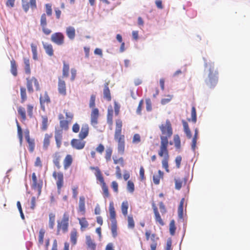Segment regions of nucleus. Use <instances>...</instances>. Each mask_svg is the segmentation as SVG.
<instances>
[{"mask_svg": "<svg viewBox=\"0 0 250 250\" xmlns=\"http://www.w3.org/2000/svg\"><path fill=\"white\" fill-rule=\"evenodd\" d=\"M182 124L184 127V132L186 134L187 138L188 139H191L192 137V134L188 123L186 121L183 120Z\"/></svg>", "mask_w": 250, "mask_h": 250, "instance_id": "nucleus-29", "label": "nucleus"}, {"mask_svg": "<svg viewBox=\"0 0 250 250\" xmlns=\"http://www.w3.org/2000/svg\"><path fill=\"white\" fill-rule=\"evenodd\" d=\"M17 110L19 115L21 116V121H25L26 120V111L25 108L21 106H20L18 107Z\"/></svg>", "mask_w": 250, "mask_h": 250, "instance_id": "nucleus-36", "label": "nucleus"}, {"mask_svg": "<svg viewBox=\"0 0 250 250\" xmlns=\"http://www.w3.org/2000/svg\"><path fill=\"white\" fill-rule=\"evenodd\" d=\"M107 118L108 123L111 125L113 119V110L112 109H108Z\"/></svg>", "mask_w": 250, "mask_h": 250, "instance_id": "nucleus-56", "label": "nucleus"}, {"mask_svg": "<svg viewBox=\"0 0 250 250\" xmlns=\"http://www.w3.org/2000/svg\"><path fill=\"white\" fill-rule=\"evenodd\" d=\"M69 65L65 62H63L62 76L63 78L68 77L69 76Z\"/></svg>", "mask_w": 250, "mask_h": 250, "instance_id": "nucleus-40", "label": "nucleus"}, {"mask_svg": "<svg viewBox=\"0 0 250 250\" xmlns=\"http://www.w3.org/2000/svg\"><path fill=\"white\" fill-rule=\"evenodd\" d=\"M127 189L130 192L133 193L134 191V184L131 181H128L127 184Z\"/></svg>", "mask_w": 250, "mask_h": 250, "instance_id": "nucleus-54", "label": "nucleus"}, {"mask_svg": "<svg viewBox=\"0 0 250 250\" xmlns=\"http://www.w3.org/2000/svg\"><path fill=\"white\" fill-rule=\"evenodd\" d=\"M206 68L209 71L208 78L205 80V83L209 88H212L215 86L218 82V71L214 69V63L211 62H205Z\"/></svg>", "mask_w": 250, "mask_h": 250, "instance_id": "nucleus-4", "label": "nucleus"}, {"mask_svg": "<svg viewBox=\"0 0 250 250\" xmlns=\"http://www.w3.org/2000/svg\"><path fill=\"white\" fill-rule=\"evenodd\" d=\"M10 64H11V69L10 71L12 75L16 77L18 75V72H17V65L16 64V62L15 60L13 59H12L10 61Z\"/></svg>", "mask_w": 250, "mask_h": 250, "instance_id": "nucleus-32", "label": "nucleus"}, {"mask_svg": "<svg viewBox=\"0 0 250 250\" xmlns=\"http://www.w3.org/2000/svg\"><path fill=\"white\" fill-rule=\"evenodd\" d=\"M174 142L176 148L179 149L181 147V141L179 136L178 135H175L174 136Z\"/></svg>", "mask_w": 250, "mask_h": 250, "instance_id": "nucleus-50", "label": "nucleus"}, {"mask_svg": "<svg viewBox=\"0 0 250 250\" xmlns=\"http://www.w3.org/2000/svg\"><path fill=\"white\" fill-rule=\"evenodd\" d=\"M55 215L53 213H50L49 215V227L53 229L55 225Z\"/></svg>", "mask_w": 250, "mask_h": 250, "instance_id": "nucleus-47", "label": "nucleus"}, {"mask_svg": "<svg viewBox=\"0 0 250 250\" xmlns=\"http://www.w3.org/2000/svg\"><path fill=\"white\" fill-rule=\"evenodd\" d=\"M48 125V117L46 116H42L41 129L45 131L47 129Z\"/></svg>", "mask_w": 250, "mask_h": 250, "instance_id": "nucleus-37", "label": "nucleus"}, {"mask_svg": "<svg viewBox=\"0 0 250 250\" xmlns=\"http://www.w3.org/2000/svg\"><path fill=\"white\" fill-rule=\"evenodd\" d=\"M22 7L25 12H27L30 7L32 10L37 9L36 0H30L28 2L27 0H21Z\"/></svg>", "mask_w": 250, "mask_h": 250, "instance_id": "nucleus-12", "label": "nucleus"}, {"mask_svg": "<svg viewBox=\"0 0 250 250\" xmlns=\"http://www.w3.org/2000/svg\"><path fill=\"white\" fill-rule=\"evenodd\" d=\"M43 46L45 52L49 56H52L54 55L53 46L51 44L44 43L43 42Z\"/></svg>", "mask_w": 250, "mask_h": 250, "instance_id": "nucleus-34", "label": "nucleus"}, {"mask_svg": "<svg viewBox=\"0 0 250 250\" xmlns=\"http://www.w3.org/2000/svg\"><path fill=\"white\" fill-rule=\"evenodd\" d=\"M84 139L79 138V139H73L70 142V145L73 148L76 150H82L84 148L86 142Z\"/></svg>", "mask_w": 250, "mask_h": 250, "instance_id": "nucleus-9", "label": "nucleus"}, {"mask_svg": "<svg viewBox=\"0 0 250 250\" xmlns=\"http://www.w3.org/2000/svg\"><path fill=\"white\" fill-rule=\"evenodd\" d=\"M111 232L112 235L114 237H115L117 235V221L111 222Z\"/></svg>", "mask_w": 250, "mask_h": 250, "instance_id": "nucleus-49", "label": "nucleus"}, {"mask_svg": "<svg viewBox=\"0 0 250 250\" xmlns=\"http://www.w3.org/2000/svg\"><path fill=\"white\" fill-rule=\"evenodd\" d=\"M112 152L113 150L111 147L109 146L106 147L105 151L104 158L107 162L111 161Z\"/></svg>", "mask_w": 250, "mask_h": 250, "instance_id": "nucleus-38", "label": "nucleus"}, {"mask_svg": "<svg viewBox=\"0 0 250 250\" xmlns=\"http://www.w3.org/2000/svg\"><path fill=\"white\" fill-rule=\"evenodd\" d=\"M90 169L92 170L95 169L96 170L95 176L102 185V188L103 191V195L104 198H107L109 196V192L108 191V188L106 183L104 182V177L102 175L101 171L99 167H90Z\"/></svg>", "mask_w": 250, "mask_h": 250, "instance_id": "nucleus-6", "label": "nucleus"}, {"mask_svg": "<svg viewBox=\"0 0 250 250\" xmlns=\"http://www.w3.org/2000/svg\"><path fill=\"white\" fill-rule=\"evenodd\" d=\"M63 113L64 114L60 113L58 115L61 129L56 130L55 131V139L58 148H60L62 145V130H68L69 125L72 123L74 117L73 112L69 110L64 109Z\"/></svg>", "mask_w": 250, "mask_h": 250, "instance_id": "nucleus-1", "label": "nucleus"}, {"mask_svg": "<svg viewBox=\"0 0 250 250\" xmlns=\"http://www.w3.org/2000/svg\"><path fill=\"white\" fill-rule=\"evenodd\" d=\"M114 139L117 143V151L119 154L123 155L125 151V137L122 134L123 122L121 119L116 120Z\"/></svg>", "mask_w": 250, "mask_h": 250, "instance_id": "nucleus-3", "label": "nucleus"}, {"mask_svg": "<svg viewBox=\"0 0 250 250\" xmlns=\"http://www.w3.org/2000/svg\"><path fill=\"white\" fill-rule=\"evenodd\" d=\"M176 227L175 226V222L173 220L170 221L169 224V231L171 235H173L175 233Z\"/></svg>", "mask_w": 250, "mask_h": 250, "instance_id": "nucleus-53", "label": "nucleus"}, {"mask_svg": "<svg viewBox=\"0 0 250 250\" xmlns=\"http://www.w3.org/2000/svg\"><path fill=\"white\" fill-rule=\"evenodd\" d=\"M95 99H96V97L94 95H91L90 99V102H89V107L90 108H94V107L95 106Z\"/></svg>", "mask_w": 250, "mask_h": 250, "instance_id": "nucleus-58", "label": "nucleus"}, {"mask_svg": "<svg viewBox=\"0 0 250 250\" xmlns=\"http://www.w3.org/2000/svg\"><path fill=\"white\" fill-rule=\"evenodd\" d=\"M162 135L160 136L161 139V153L162 151H167V147L168 146V139L172 135L173 130L171 124L169 120H167L165 123L162 124L159 126Z\"/></svg>", "mask_w": 250, "mask_h": 250, "instance_id": "nucleus-2", "label": "nucleus"}, {"mask_svg": "<svg viewBox=\"0 0 250 250\" xmlns=\"http://www.w3.org/2000/svg\"><path fill=\"white\" fill-rule=\"evenodd\" d=\"M146 109L147 111H150L152 110V104L150 99H147L146 100Z\"/></svg>", "mask_w": 250, "mask_h": 250, "instance_id": "nucleus-60", "label": "nucleus"}, {"mask_svg": "<svg viewBox=\"0 0 250 250\" xmlns=\"http://www.w3.org/2000/svg\"><path fill=\"white\" fill-rule=\"evenodd\" d=\"M40 24L42 28V31L45 35H48L51 33V30L46 27L47 18L46 15L45 13H43L41 15Z\"/></svg>", "mask_w": 250, "mask_h": 250, "instance_id": "nucleus-13", "label": "nucleus"}, {"mask_svg": "<svg viewBox=\"0 0 250 250\" xmlns=\"http://www.w3.org/2000/svg\"><path fill=\"white\" fill-rule=\"evenodd\" d=\"M33 84H34L37 91L40 90V84L37 79L34 77H27L26 78V86L29 93H32L34 91Z\"/></svg>", "mask_w": 250, "mask_h": 250, "instance_id": "nucleus-7", "label": "nucleus"}, {"mask_svg": "<svg viewBox=\"0 0 250 250\" xmlns=\"http://www.w3.org/2000/svg\"><path fill=\"white\" fill-rule=\"evenodd\" d=\"M184 199L183 198L180 201V204L178 207V216L180 218H183V206H184Z\"/></svg>", "mask_w": 250, "mask_h": 250, "instance_id": "nucleus-44", "label": "nucleus"}, {"mask_svg": "<svg viewBox=\"0 0 250 250\" xmlns=\"http://www.w3.org/2000/svg\"><path fill=\"white\" fill-rule=\"evenodd\" d=\"M46 15L51 16L52 14V5L50 3H47L45 5Z\"/></svg>", "mask_w": 250, "mask_h": 250, "instance_id": "nucleus-51", "label": "nucleus"}, {"mask_svg": "<svg viewBox=\"0 0 250 250\" xmlns=\"http://www.w3.org/2000/svg\"><path fill=\"white\" fill-rule=\"evenodd\" d=\"M127 227L129 229H133L135 227V223L132 215L127 217Z\"/></svg>", "mask_w": 250, "mask_h": 250, "instance_id": "nucleus-48", "label": "nucleus"}, {"mask_svg": "<svg viewBox=\"0 0 250 250\" xmlns=\"http://www.w3.org/2000/svg\"><path fill=\"white\" fill-rule=\"evenodd\" d=\"M172 96L171 95H167V98H163L161 100V104H165L169 102L172 99Z\"/></svg>", "mask_w": 250, "mask_h": 250, "instance_id": "nucleus-61", "label": "nucleus"}, {"mask_svg": "<svg viewBox=\"0 0 250 250\" xmlns=\"http://www.w3.org/2000/svg\"><path fill=\"white\" fill-rule=\"evenodd\" d=\"M79 236L77 230L75 228L72 229L70 232V241L72 246H75L77 243L78 237Z\"/></svg>", "mask_w": 250, "mask_h": 250, "instance_id": "nucleus-20", "label": "nucleus"}, {"mask_svg": "<svg viewBox=\"0 0 250 250\" xmlns=\"http://www.w3.org/2000/svg\"><path fill=\"white\" fill-rule=\"evenodd\" d=\"M174 181L175 188L177 190L180 189L182 186V181L179 179H175Z\"/></svg>", "mask_w": 250, "mask_h": 250, "instance_id": "nucleus-57", "label": "nucleus"}, {"mask_svg": "<svg viewBox=\"0 0 250 250\" xmlns=\"http://www.w3.org/2000/svg\"><path fill=\"white\" fill-rule=\"evenodd\" d=\"M33 106L32 104H28L27 105V112L28 116L30 118L33 117Z\"/></svg>", "mask_w": 250, "mask_h": 250, "instance_id": "nucleus-55", "label": "nucleus"}, {"mask_svg": "<svg viewBox=\"0 0 250 250\" xmlns=\"http://www.w3.org/2000/svg\"><path fill=\"white\" fill-rule=\"evenodd\" d=\"M161 148H160V150L158 151V154L160 157H164V159H163L162 161V166L165 169L166 171L167 172H168L169 171L168 169V159H169V155H168V150L167 149V151H163L161 153Z\"/></svg>", "mask_w": 250, "mask_h": 250, "instance_id": "nucleus-11", "label": "nucleus"}, {"mask_svg": "<svg viewBox=\"0 0 250 250\" xmlns=\"http://www.w3.org/2000/svg\"><path fill=\"white\" fill-rule=\"evenodd\" d=\"M198 130L197 128L195 129V132L194 135L193 136V138L192 140V143H191V148L193 150H195L196 146V143L197 140L198 138Z\"/></svg>", "mask_w": 250, "mask_h": 250, "instance_id": "nucleus-43", "label": "nucleus"}, {"mask_svg": "<svg viewBox=\"0 0 250 250\" xmlns=\"http://www.w3.org/2000/svg\"><path fill=\"white\" fill-rule=\"evenodd\" d=\"M116 176L119 179H121L122 177L121 170L119 166H117L116 167Z\"/></svg>", "mask_w": 250, "mask_h": 250, "instance_id": "nucleus-63", "label": "nucleus"}, {"mask_svg": "<svg viewBox=\"0 0 250 250\" xmlns=\"http://www.w3.org/2000/svg\"><path fill=\"white\" fill-rule=\"evenodd\" d=\"M143 104H144V100H141L139 102V105H138V107L136 110V113L137 114L141 115V114H142L141 111H142Z\"/></svg>", "mask_w": 250, "mask_h": 250, "instance_id": "nucleus-59", "label": "nucleus"}, {"mask_svg": "<svg viewBox=\"0 0 250 250\" xmlns=\"http://www.w3.org/2000/svg\"><path fill=\"white\" fill-rule=\"evenodd\" d=\"M141 141V136L139 134H135L132 138V142L134 144H137L140 143Z\"/></svg>", "mask_w": 250, "mask_h": 250, "instance_id": "nucleus-52", "label": "nucleus"}, {"mask_svg": "<svg viewBox=\"0 0 250 250\" xmlns=\"http://www.w3.org/2000/svg\"><path fill=\"white\" fill-rule=\"evenodd\" d=\"M85 243L87 247V249L90 250H96V244L92 239L90 235L85 236Z\"/></svg>", "mask_w": 250, "mask_h": 250, "instance_id": "nucleus-22", "label": "nucleus"}, {"mask_svg": "<svg viewBox=\"0 0 250 250\" xmlns=\"http://www.w3.org/2000/svg\"><path fill=\"white\" fill-rule=\"evenodd\" d=\"M72 130L74 133H78L80 131V125L77 123H75L72 126Z\"/></svg>", "mask_w": 250, "mask_h": 250, "instance_id": "nucleus-62", "label": "nucleus"}, {"mask_svg": "<svg viewBox=\"0 0 250 250\" xmlns=\"http://www.w3.org/2000/svg\"><path fill=\"white\" fill-rule=\"evenodd\" d=\"M25 139L28 144V149L30 152H33L35 149V141L34 139H31L29 135L25 136Z\"/></svg>", "mask_w": 250, "mask_h": 250, "instance_id": "nucleus-30", "label": "nucleus"}, {"mask_svg": "<svg viewBox=\"0 0 250 250\" xmlns=\"http://www.w3.org/2000/svg\"><path fill=\"white\" fill-rule=\"evenodd\" d=\"M52 138V134L46 133L44 135V137L43 141V148L44 150L48 149L51 142V139Z\"/></svg>", "mask_w": 250, "mask_h": 250, "instance_id": "nucleus-24", "label": "nucleus"}, {"mask_svg": "<svg viewBox=\"0 0 250 250\" xmlns=\"http://www.w3.org/2000/svg\"><path fill=\"white\" fill-rule=\"evenodd\" d=\"M70 216L68 212H65L61 220L57 221V235H60L61 232L65 233L68 232L69 226Z\"/></svg>", "mask_w": 250, "mask_h": 250, "instance_id": "nucleus-5", "label": "nucleus"}, {"mask_svg": "<svg viewBox=\"0 0 250 250\" xmlns=\"http://www.w3.org/2000/svg\"><path fill=\"white\" fill-rule=\"evenodd\" d=\"M79 224L81 226V231H83L85 229L88 228L89 226V223L86 220L85 217H83L82 218H78Z\"/></svg>", "mask_w": 250, "mask_h": 250, "instance_id": "nucleus-33", "label": "nucleus"}, {"mask_svg": "<svg viewBox=\"0 0 250 250\" xmlns=\"http://www.w3.org/2000/svg\"><path fill=\"white\" fill-rule=\"evenodd\" d=\"M191 118L188 119V121H191L193 123H195L197 121V117L196 108L194 106H193L191 108Z\"/></svg>", "mask_w": 250, "mask_h": 250, "instance_id": "nucleus-46", "label": "nucleus"}, {"mask_svg": "<svg viewBox=\"0 0 250 250\" xmlns=\"http://www.w3.org/2000/svg\"><path fill=\"white\" fill-rule=\"evenodd\" d=\"M73 163V157L70 154H67L63 159V168L65 170L67 169Z\"/></svg>", "mask_w": 250, "mask_h": 250, "instance_id": "nucleus-23", "label": "nucleus"}, {"mask_svg": "<svg viewBox=\"0 0 250 250\" xmlns=\"http://www.w3.org/2000/svg\"><path fill=\"white\" fill-rule=\"evenodd\" d=\"M50 99L46 91H45L42 95H41L40 97V103L41 105V108L43 110L45 109V106L44 104H49L50 103Z\"/></svg>", "mask_w": 250, "mask_h": 250, "instance_id": "nucleus-19", "label": "nucleus"}, {"mask_svg": "<svg viewBox=\"0 0 250 250\" xmlns=\"http://www.w3.org/2000/svg\"><path fill=\"white\" fill-rule=\"evenodd\" d=\"M89 132V127L88 125L87 124H83L81 131L79 134V138L84 139L88 136Z\"/></svg>", "mask_w": 250, "mask_h": 250, "instance_id": "nucleus-18", "label": "nucleus"}, {"mask_svg": "<svg viewBox=\"0 0 250 250\" xmlns=\"http://www.w3.org/2000/svg\"><path fill=\"white\" fill-rule=\"evenodd\" d=\"M104 98L108 101H110L111 100L110 91L108 87V83H106L104 85Z\"/></svg>", "mask_w": 250, "mask_h": 250, "instance_id": "nucleus-28", "label": "nucleus"}, {"mask_svg": "<svg viewBox=\"0 0 250 250\" xmlns=\"http://www.w3.org/2000/svg\"><path fill=\"white\" fill-rule=\"evenodd\" d=\"M21 103L23 104L27 100L26 89L23 86L20 87Z\"/></svg>", "mask_w": 250, "mask_h": 250, "instance_id": "nucleus-31", "label": "nucleus"}, {"mask_svg": "<svg viewBox=\"0 0 250 250\" xmlns=\"http://www.w3.org/2000/svg\"><path fill=\"white\" fill-rule=\"evenodd\" d=\"M66 34L70 40H73L76 36L75 28L73 26H68L66 27Z\"/></svg>", "mask_w": 250, "mask_h": 250, "instance_id": "nucleus-26", "label": "nucleus"}, {"mask_svg": "<svg viewBox=\"0 0 250 250\" xmlns=\"http://www.w3.org/2000/svg\"><path fill=\"white\" fill-rule=\"evenodd\" d=\"M23 62L24 64L25 73L26 74L30 75L31 74V68L29 59L27 58H23Z\"/></svg>", "mask_w": 250, "mask_h": 250, "instance_id": "nucleus-35", "label": "nucleus"}, {"mask_svg": "<svg viewBox=\"0 0 250 250\" xmlns=\"http://www.w3.org/2000/svg\"><path fill=\"white\" fill-rule=\"evenodd\" d=\"M152 207L155 215V218L156 220V221L158 222L160 225L163 226L164 225V223L162 220V219L161 217V216L159 213V211L158 210V208L154 204L152 205Z\"/></svg>", "mask_w": 250, "mask_h": 250, "instance_id": "nucleus-27", "label": "nucleus"}, {"mask_svg": "<svg viewBox=\"0 0 250 250\" xmlns=\"http://www.w3.org/2000/svg\"><path fill=\"white\" fill-rule=\"evenodd\" d=\"M78 212L83 215L85 214V199L83 196H81L79 198Z\"/></svg>", "mask_w": 250, "mask_h": 250, "instance_id": "nucleus-17", "label": "nucleus"}, {"mask_svg": "<svg viewBox=\"0 0 250 250\" xmlns=\"http://www.w3.org/2000/svg\"><path fill=\"white\" fill-rule=\"evenodd\" d=\"M58 90L60 94L64 96L66 95V83L60 77L58 79Z\"/></svg>", "mask_w": 250, "mask_h": 250, "instance_id": "nucleus-16", "label": "nucleus"}, {"mask_svg": "<svg viewBox=\"0 0 250 250\" xmlns=\"http://www.w3.org/2000/svg\"><path fill=\"white\" fill-rule=\"evenodd\" d=\"M104 150V146L102 144H100L96 148V151L99 153L100 154H102Z\"/></svg>", "mask_w": 250, "mask_h": 250, "instance_id": "nucleus-64", "label": "nucleus"}, {"mask_svg": "<svg viewBox=\"0 0 250 250\" xmlns=\"http://www.w3.org/2000/svg\"><path fill=\"white\" fill-rule=\"evenodd\" d=\"M32 188L34 189L37 190L40 194L42 190V183L38 182L36 173L34 172L32 174Z\"/></svg>", "mask_w": 250, "mask_h": 250, "instance_id": "nucleus-15", "label": "nucleus"}, {"mask_svg": "<svg viewBox=\"0 0 250 250\" xmlns=\"http://www.w3.org/2000/svg\"><path fill=\"white\" fill-rule=\"evenodd\" d=\"M164 173L160 170H158V175H153V180L155 185L160 183V179L163 178Z\"/></svg>", "mask_w": 250, "mask_h": 250, "instance_id": "nucleus-39", "label": "nucleus"}, {"mask_svg": "<svg viewBox=\"0 0 250 250\" xmlns=\"http://www.w3.org/2000/svg\"><path fill=\"white\" fill-rule=\"evenodd\" d=\"M64 36L61 32H56L52 34L51 40L58 45H62L64 42Z\"/></svg>", "mask_w": 250, "mask_h": 250, "instance_id": "nucleus-10", "label": "nucleus"}, {"mask_svg": "<svg viewBox=\"0 0 250 250\" xmlns=\"http://www.w3.org/2000/svg\"><path fill=\"white\" fill-rule=\"evenodd\" d=\"M45 233V231L44 229H41L39 233L38 236V245L39 246L42 245L43 243L44 237Z\"/></svg>", "mask_w": 250, "mask_h": 250, "instance_id": "nucleus-41", "label": "nucleus"}, {"mask_svg": "<svg viewBox=\"0 0 250 250\" xmlns=\"http://www.w3.org/2000/svg\"><path fill=\"white\" fill-rule=\"evenodd\" d=\"M53 177L56 180L58 192L60 194L61 188L63 185V174L62 172L54 171L52 174Z\"/></svg>", "mask_w": 250, "mask_h": 250, "instance_id": "nucleus-8", "label": "nucleus"}, {"mask_svg": "<svg viewBox=\"0 0 250 250\" xmlns=\"http://www.w3.org/2000/svg\"><path fill=\"white\" fill-rule=\"evenodd\" d=\"M99 117V109L97 108H93L90 114V123L92 126H95L98 124Z\"/></svg>", "mask_w": 250, "mask_h": 250, "instance_id": "nucleus-14", "label": "nucleus"}, {"mask_svg": "<svg viewBox=\"0 0 250 250\" xmlns=\"http://www.w3.org/2000/svg\"><path fill=\"white\" fill-rule=\"evenodd\" d=\"M62 156L60 152H56L53 155V162L54 165L58 169H60L61 167V160Z\"/></svg>", "mask_w": 250, "mask_h": 250, "instance_id": "nucleus-21", "label": "nucleus"}, {"mask_svg": "<svg viewBox=\"0 0 250 250\" xmlns=\"http://www.w3.org/2000/svg\"><path fill=\"white\" fill-rule=\"evenodd\" d=\"M31 48L33 54V59L34 60H37L38 59V57L37 45L34 43H31Z\"/></svg>", "mask_w": 250, "mask_h": 250, "instance_id": "nucleus-45", "label": "nucleus"}, {"mask_svg": "<svg viewBox=\"0 0 250 250\" xmlns=\"http://www.w3.org/2000/svg\"><path fill=\"white\" fill-rule=\"evenodd\" d=\"M128 208V203L127 201H125L122 202L121 204V210L123 214L126 216L127 215Z\"/></svg>", "mask_w": 250, "mask_h": 250, "instance_id": "nucleus-42", "label": "nucleus"}, {"mask_svg": "<svg viewBox=\"0 0 250 250\" xmlns=\"http://www.w3.org/2000/svg\"><path fill=\"white\" fill-rule=\"evenodd\" d=\"M109 212L110 215V219L111 222H116V211L114 207V203L113 202H111L109 203Z\"/></svg>", "mask_w": 250, "mask_h": 250, "instance_id": "nucleus-25", "label": "nucleus"}]
</instances>
